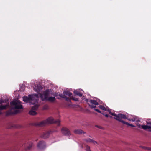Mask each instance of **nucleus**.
<instances>
[{
	"label": "nucleus",
	"mask_w": 151,
	"mask_h": 151,
	"mask_svg": "<svg viewBox=\"0 0 151 151\" xmlns=\"http://www.w3.org/2000/svg\"><path fill=\"white\" fill-rule=\"evenodd\" d=\"M147 124L148 126L146 125H142L141 126L142 128L144 130H146L147 129H150L149 131H151V122H147Z\"/></svg>",
	"instance_id": "9"
},
{
	"label": "nucleus",
	"mask_w": 151,
	"mask_h": 151,
	"mask_svg": "<svg viewBox=\"0 0 151 151\" xmlns=\"http://www.w3.org/2000/svg\"><path fill=\"white\" fill-rule=\"evenodd\" d=\"M54 122L58 126H59L60 125V121L59 120H58L57 121H54L52 117H50L48 118L46 120L40 122L39 125L40 126H42L46 124H51Z\"/></svg>",
	"instance_id": "4"
},
{
	"label": "nucleus",
	"mask_w": 151,
	"mask_h": 151,
	"mask_svg": "<svg viewBox=\"0 0 151 151\" xmlns=\"http://www.w3.org/2000/svg\"><path fill=\"white\" fill-rule=\"evenodd\" d=\"M8 106V105H0V110H3L6 109V107Z\"/></svg>",
	"instance_id": "20"
},
{
	"label": "nucleus",
	"mask_w": 151,
	"mask_h": 151,
	"mask_svg": "<svg viewBox=\"0 0 151 151\" xmlns=\"http://www.w3.org/2000/svg\"><path fill=\"white\" fill-rule=\"evenodd\" d=\"M42 87L40 84L35 85L34 87V89L35 91L38 92L42 89Z\"/></svg>",
	"instance_id": "11"
},
{
	"label": "nucleus",
	"mask_w": 151,
	"mask_h": 151,
	"mask_svg": "<svg viewBox=\"0 0 151 151\" xmlns=\"http://www.w3.org/2000/svg\"><path fill=\"white\" fill-rule=\"evenodd\" d=\"M86 151H91L90 150V147L88 146H86Z\"/></svg>",
	"instance_id": "24"
},
{
	"label": "nucleus",
	"mask_w": 151,
	"mask_h": 151,
	"mask_svg": "<svg viewBox=\"0 0 151 151\" xmlns=\"http://www.w3.org/2000/svg\"><path fill=\"white\" fill-rule=\"evenodd\" d=\"M99 107L101 109L104 110V111H106V109L104 106H102V105H99Z\"/></svg>",
	"instance_id": "21"
},
{
	"label": "nucleus",
	"mask_w": 151,
	"mask_h": 151,
	"mask_svg": "<svg viewBox=\"0 0 151 151\" xmlns=\"http://www.w3.org/2000/svg\"><path fill=\"white\" fill-rule=\"evenodd\" d=\"M34 105V106L32 107V110L29 112V114L32 115H34L36 114V112L35 111H33V110H36L38 109L39 106V105L37 104V103Z\"/></svg>",
	"instance_id": "8"
},
{
	"label": "nucleus",
	"mask_w": 151,
	"mask_h": 151,
	"mask_svg": "<svg viewBox=\"0 0 151 151\" xmlns=\"http://www.w3.org/2000/svg\"><path fill=\"white\" fill-rule=\"evenodd\" d=\"M4 103H6L7 104L6 105H8V106L6 107V108L9 106L8 100L7 99L4 101L2 99H0V104H2Z\"/></svg>",
	"instance_id": "16"
},
{
	"label": "nucleus",
	"mask_w": 151,
	"mask_h": 151,
	"mask_svg": "<svg viewBox=\"0 0 151 151\" xmlns=\"http://www.w3.org/2000/svg\"><path fill=\"white\" fill-rule=\"evenodd\" d=\"M32 143H30V146H29L27 147V149H30V148L32 147Z\"/></svg>",
	"instance_id": "26"
},
{
	"label": "nucleus",
	"mask_w": 151,
	"mask_h": 151,
	"mask_svg": "<svg viewBox=\"0 0 151 151\" xmlns=\"http://www.w3.org/2000/svg\"><path fill=\"white\" fill-rule=\"evenodd\" d=\"M74 93L77 95L79 96L80 97H81L82 96V94L80 92L77 90H75L74 91Z\"/></svg>",
	"instance_id": "18"
},
{
	"label": "nucleus",
	"mask_w": 151,
	"mask_h": 151,
	"mask_svg": "<svg viewBox=\"0 0 151 151\" xmlns=\"http://www.w3.org/2000/svg\"><path fill=\"white\" fill-rule=\"evenodd\" d=\"M85 141L87 143H92L94 144L97 143V142L96 141H94L93 139H91L90 138L85 139Z\"/></svg>",
	"instance_id": "14"
},
{
	"label": "nucleus",
	"mask_w": 151,
	"mask_h": 151,
	"mask_svg": "<svg viewBox=\"0 0 151 151\" xmlns=\"http://www.w3.org/2000/svg\"><path fill=\"white\" fill-rule=\"evenodd\" d=\"M108 111L111 115L114 116V118L115 119L119 121L121 119H126L127 118L126 116L124 114H116L114 113L111 112L110 110H108Z\"/></svg>",
	"instance_id": "6"
},
{
	"label": "nucleus",
	"mask_w": 151,
	"mask_h": 151,
	"mask_svg": "<svg viewBox=\"0 0 151 151\" xmlns=\"http://www.w3.org/2000/svg\"><path fill=\"white\" fill-rule=\"evenodd\" d=\"M104 115L106 117H108L109 116H108V114H105V115ZM109 117H110V118L112 117V116H109Z\"/></svg>",
	"instance_id": "27"
},
{
	"label": "nucleus",
	"mask_w": 151,
	"mask_h": 151,
	"mask_svg": "<svg viewBox=\"0 0 151 151\" xmlns=\"http://www.w3.org/2000/svg\"><path fill=\"white\" fill-rule=\"evenodd\" d=\"M86 102L89 105L90 107L91 108H94V110L98 113H100L101 112L98 109H95L96 105H98V102L94 100H86Z\"/></svg>",
	"instance_id": "5"
},
{
	"label": "nucleus",
	"mask_w": 151,
	"mask_h": 151,
	"mask_svg": "<svg viewBox=\"0 0 151 151\" xmlns=\"http://www.w3.org/2000/svg\"><path fill=\"white\" fill-rule=\"evenodd\" d=\"M61 132L63 134L66 136H68L70 134L69 130L67 128H64L62 129Z\"/></svg>",
	"instance_id": "10"
},
{
	"label": "nucleus",
	"mask_w": 151,
	"mask_h": 151,
	"mask_svg": "<svg viewBox=\"0 0 151 151\" xmlns=\"http://www.w3.org/2000/svg\"><path fill=\"white\" fill-rule=\"evenodd\" d=\"M53 91L50 89L46 90L43 93L41 94H38V96H40L41 100L43 101H47L51 102H53L55 100L54 96L51 97V96L53 95Z\"/></svg>",
	"instance_id": "1"
},
{
	"label": "nucleus",
	"mask_w": 151,
	"mask_h": 151,
	"mask_svg": "<svg viewBox=\"0 0 151 151\" xmlns=\"http://www.w3.org/2000/svg\"><path fill=\"white\" fill-rule=\"evenodd\" d=\"M142 148H144L145 149L147 150H148L151 151V148L149 147H142Z\"/></svg>",
	"instance_id": "23"
},
{
	"label": "nucleus",
	"mask_w": 151,
	"mask_h": 151,
	"mask_svg": "<svg viewBox=\"0 0 151 151\" xmlns=\"http://www.w3.org/2000/svg\"><path fill=\"white\" fill-rule=\"evenodd\" d=\"M119 122H122V123L123 124H126L127 125H129V126H132V127H134V126L133 125L129 124V123L127 122L122 120L121 119H120V120Z\"/></svg>",
	"instance_id": "17"
},
{
	"label": "nucleus",
	"mask_w": 151,
	"mask_h": 151,
	"mask_svg": "<svg viewBox=\"0 0 151 151\" xmlns=\"http://www.w3.org/2000/svg\"><path fill=\"white\" fill-rule=\"evenodd\" d=\"M72 95V93L68 91H65L63 92V94H60L59 96L61 97L65 98L66 100L68 101L69 99L68 98L70 97Z\"/></svg>",
	"instance_id": "7"
},
{
	"label": "nucleus",
	"mask_w": 151,
	"mask_h": 151,
	"mask_svg": "<svg viewBox=\"0 0 151 151\" xmlns=\"http://www.w3.org/2000/svg\"><path fill=\"white\" fill-rule=\"evenodd\" d=\"M38 94L29 95L28 97L25 96L23 98V101L26 103H29L30 105L35 104L38 103Z\"/></svg>",
	"instance_id": "2"
},
{
	"label": "nucleus",
	"mask_w": 151,
	"mask_h": 151,
	"mask_svg": "<svg viewBox=\"0 0 151 151\" xmlns=\"http://www.w3.org/2000/svg\"><path fill=\"white\" fill-rule=\"evenodd\" d=\"M128 119L131 121L133 122H137L138 121V119H137V117L135 116L134 117L132 118H129Z\"/></svg>",
	"instance_id": "19"
},
{
	"label": "nucleus",
	"mask_w": 151,
	"mask_h": 151,
	"mask_svg": "<svg viewBox=\"0 0 151 151\" xmlns=\"http://www.w3.org/2000/svg\"><path fill=\"white\" fill-rule=\"evenodd\" d=\"M52 132V131H48L47 132H44L43 133V137L44 138H46L48 137L50 134Z\"/></svg>",
	"instance_id": "13"
},
{
	"label": "nucleus",
	"mask_w": 151,
	"mask_h": 151,
	"mask_svg": "<svg viewBox=\"0 0 151 151\" xmlns=\"http://www.w3.org/2000/svg\"><path fill=\"white\" fill-rule=\"evenodd\" d=\"M72 99L76 101H78V99L77 98H74L73 97H72Z\"/></svg>",
	"instance_id": "25"
},
{
	"label": "nucleus",
	"mask_w": 151,
	"mask_h": 151,
	"mask_svg": "<svg viewBox=\"0 0 151 151\" xmlns=\"http://www.w3.org/2000/svg\"><path fill=\"white\" fill-rule=\"evenodd\" d=\"M48 109V106L47 105H45L43 107V109L44 110H47Z\"/></svg>",
	"instance_id": "22"
},
{
	"label": "nucleus",
	"mask_w": 151,
	"mask_h": 151,
	"mask_svg": "<svg viewBox=\"0 0 151 151\" xmlns=\"http://www.w3.org/2000/svg\"><path fill=\"white\" fill-rule=\"evenodd\" d=\"M37 146L40 148H43L45 147V143L44 142L42 141H40L38 144Z\"/></svg>",
	"instance_id": "12"
},
{
	"label": "nucleus",
	"mask_w": 151,
	"mask_h": 151,
	"mask_svg": "<svg viewBox=\"0 0 151 151\" xmlns=\"http://www.w3.org/2000/svg\"><path fill=\"white\" fill-rule=\"evenodd\" d=\"M74 133L76 134H84L85 133V132L81 129H77L74 131Z\"/></svg>",
	"instance_id": "15"
},
{
	"label": "nucleus",
	"mask_w": 151,
	"mask_h": 151,
	"mask_svg": "<svg viewBox=\"0 0 151 151\" xmlns=\"http://www.w3.org/2000/svg\"><path fill=\"white\" fill-rule=\"evenodd\" d=\"M12 108L16 109L14 114H16L20 112V110L23 109V107L21 102L19 100H14L10 103Z\"/></svg>",
	"instance_id": "3"
}]
</instances>
